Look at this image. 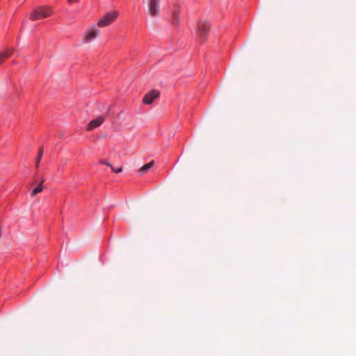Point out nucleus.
Instances as JSON below:
<instances>
[{
    "label": "nucleus",
    "instance_id": "obj_1",
    "mask_svg": "<svg viewBox=\"0 0 356 356\" xmlns=\"http://www.w3.org/2000/svg\"><path fill=\"white\" fill-rule=\"evenodd\" d=\"M210 31V24L209 22L205 21H201L198 22L197 33H196V41L200 44L204 43L208 36V33Z\"/></svg>",
    "mask_w": 356,
    "mask_h": 356
},
{
    "label": "nucleus",
    "instance_id": "obj_2",
    "mask_svg": "<svg viewBox=\"0 0 356 356\" xmlns=\"http://www.w3.org/2000/svg\"><path fill=\"white\" fill-rule=\"evenodd\" d=\"M52 15V10L50 7L42 6L34 10L29 16L32 21L40 20L47 18Z\"/></svg>",
    "mask_w": 356,
    "mask_h": 356
},
{
    "label": "nucleus",
    "instance_id": "obj_3",
    "mask_svg": "<svg viewBox=\"0 0 356 356\" xmlns=\"http://www.w3.org/2000/svg\"><path fill=\"white\" fill-rule=\"evenodd\" d=\"M119 15V13L116 10H112L106 13L97 22V26L99 28L110 26L115 22Z\"/></svg>",
    "mask_w": 356,
    "mask_h": 356
},
{
    "label": "nucleus",
    "instance_id": "obj_4",
    "mask_svg": "<svg viewBox=\"0 0 356 356\" xmlns=\"http://www.w3.org/2000/svg\"><path fill=\"white\" fill-rule=\"evenodd\" d=\"M99 29L95 25H92L88 27L84 32L83 35V41L85 43L91 42L99 36Z\"/></svg>",
    "mask_w": 356,
    "mask_h": 356
},
{
    "label": "nucleus",
    "instance_id": "obj_5",
    "mask_svg": "<svg viewBox=\"0 0 356 356\" xmlns=\"http://www.w3.org/2000/svg\"><path fill=\"white\" fill-rule=\"evenodd\" d=\"M159 95L160 92L158 90H152L144 96L143 102L145 104H151Z\"/></svg>",
    "mask_w": 356,
    "mask_h": 356
},
{
    "label": "nucleus",
    "instance_id": "obj_6",
    "mask_svg": "<svg viewBox=\"0 0 356 356\" xmlns=\"http://www.w3.org/2000/svg\"><path fill=\"white\" fill-rule=\"evenodd\" d=\"M159 0H149V13L151 16H156L159 13Z\"/></svg>",
    "mask_w": 356,
    "mask_h": 356
},
{
    "label": "nucleus",
    "instance_id": "obj_7",
    "mask_svg": "<svg viewBox=\"0 0 356 356\" xmlns=\"http://www.w3.org/2000/svg\"><path fill=\"white\" fill-rule=\"evenodd\" d=\"M105 120V118L103 116H98L95 120H91L87 126V129L90 131L98 127H99Z\"/></svg>",
    "mask_w": 356,
    "mask_h": 356
},
{
    "label": "nucleus",
    "instance_id": "obj_8",
    "mask_svg": "<svg viewBox=\"0 0 356 356\" xmlns=\"http://www.w3.org/2000/svg\"><path fill=\"white\" fill-rule=\"evenodd\" d=\"M12 49H8L4 52L0 53V65L6 60V58L10 57L13 54Z\"/></svg>",
    "mask_w": 356,
    "mask_h": 356
},
{
    "label": "nucleus",
    "instance_id": "obj_9",
    "mask_svg": "<svg viewBox=\"0 0 356 356\" xmlns=\"http://www.w3.org/2000/svg\"><path fill=\"white\" fill-rule=\"evenodd\" d=\"M154 165V161H151L148 163H146L144 165H143L140 170H139V172L141 173V174H145L149 170H150Z\"/></svg>",
    "mask_w": 356,
    "mask_h": 356
},
{
    "label": "nucleus",
    "instance_id": "obj_10",
    "mask_svg": "<svg viewBox=\"0 0 356 356\" xmlns=\"http://www.w3.org/2000/svg\"><path fill=\"white\" fill-rule=\"evenodd\" d=\"M44 181L42 180L32 191V195H37L38 193H40L43 190V186H42V182Z\"/></svg>",
    "mask_w": 356,
    "mask_h": 356
},
{
    "label": "nucleus",
    "instance_id": "obj_11",
    "mask_svg": "<svg viewBox=\"0 0 356 356\" xmlns=\"http://www.w3.org/2000/svg\"><path fill=\"white\" fill-rule=\"evenodd\" d=\"M42 153H43V149L41 148L39 151L38 156H37V158L35 159V165H36L37 168H38V166H39V164H40L42 156Z\"/></svg>",
    "mask_w": 356,
    "mask_h": 356
},
{
    "label": "nucleus",
    "instance_id": "obj_12",
    "mask_svg": "<svg viewBox=\"0 0 356 356\" xmlns=\"http://www.w3.org/2000/svg\"><path fill=\"white\" fill-rule=\"evenodd\" d=\"M111 169L115 173H120L122 171V167L114 168L111 165Z\"/></svg>",
    "mask_w": 356,
    "mask_h": 356
},
{
    "label": "nucleus",
    "instance_id": "obj_13",
    "mask_svg": "<svg viewBox=\"0 0 356 356\" xmlns=\"http://www.w3.org/2000/svg\"><path fill=\"white\" fill-rule=\"evenodd\" d=\"M99 163L106 165L109 166L110 168L111 167V165L109 163L105 161L104 160H100Z\"/></svg>",
    "mask_w": 356,
    "mask_h": 356
},
{
    "label": "nucleus",
    "instance_id": "obj_14",
    "mask_svg": "<svg viewBox=\"0 0 356 356\" xmlns=\"http://www.w3.org/2000/svg\"><path fill=\"white\" fill-rule=\"evenodd\" d=\"M67 2H68L69 3H72L77 2V0H67Z\"/></svg>",
    "mask_w": 356,
    "mask_h": 356
}]
</instances>
